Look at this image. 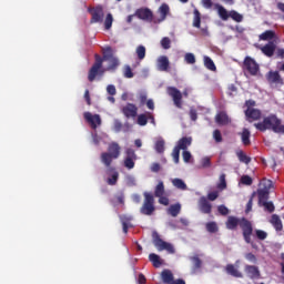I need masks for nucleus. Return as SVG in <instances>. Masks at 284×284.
<instances>
[{
  "mask_svg": "<svg viewBox=\"0 0 284 284\" xmlns=\"http://www.w3.org/2000/svg\"><path fill=\"white\" fill-rule=\"evenodd\" d=\"M262 185H264V187L257 190L258 205L270 200V190H272L273 184L271 180H263Z\"/></svg>",
  "mask_w": 284,
  "mask_h": 284,
  "instance_id": "0eeeda50",
  "label": "nucleus"
},
{
  "mask_svg": "<svg viewBox=\"0 0 284 284\" xmlns=\"http://www.w3.org/2000/svg\"><path fill=\"white\" fill-rule=\"evenodd\" d=\"M215 122L217 125H227L230 123V116L222 111L215 115Z\"/></svg>",
  "mask_w": 284,
  "mask_h": 284,
  "instance_id": "b1692460",
  "label": "nucleus"
},
{
  "mask_svg": "<svg viewBox=\"0 0 284 284\" xmlns=\"http://www.w3.org/2000/svg\"><path fill=\"white\" fill-rule=\"evenodd\" d=\"M134 16L140 19L141 21H149L150 23H154L155 19H154V12H152L150 10V8H140L136 9L134 12Z\"/></svg>",
  "mask_w": 284,
  "mask_h": 284,
  "instance_id": "1a4fd4ad",
  "label": "nucleus"
},
{
  "mask_svg": "<svg viewBox=\"0 0 284 284\" xmlns=\"http://www.w3.org/2000/svg\"><path fill=\"white\" fill-rule=\"evenodd\" d=\"M190 261H192V274H199L201 272V268L203 267V261L199 257V255H194L190 257Z\"/></svg>",
  "mask_w": 284,
  "mask_h": 284,
  "instance_id": "412c9836",
  "label": "nucleus"
},
{
  "mask_svg": "<svg viewBox=\"0 0 284 284\" xmlns=\"http://www.w3.org/2000/svg\"><path fill=\"white\" fill-rule=\"evenodd\" d=\"M168 214L173 217L179 216V214H181V203L170 205V207L168 209Z\"/></svg>",
  "mask_w": 284,
  "mask_h": 284,
  "instance_id": "c85d7f7f",
  "label": "nucleus"
},
{
  "mask_svg": "<svg viewBox=\"0 0 284 284\" xmlns=\"http://www.w3.org/2000/svg\"><path fill=\"white\" fill-rule=\"evenodd\" d=\"M254 125L260 132L272 130L275 134H284V125L281 119L274 113H271L268 116L264 118L262 122L255 123Z\"/></svg>",
  "mask_w": 284,
  "mask_h": 284,
  "instance_id": "7ed1b4c3",
  "label": "nucleus"
},
{
  "mask_svg": "<svg viewBox=\"0 0 284 284\" xmlns=\"http://www.w3.org/2000/svg\"><path fill=\"white\" fill-rule=\"evenodd\" d=\"M244 272L246 274V276H248V278H261V271L258 270V266H254V265H246L244 267Z\"/></svg>",
  "mask_w": 284,
  "mask_h": 284,
  "instance_id": "a211bd4d",
  "label": "nucleus"
},
{
  "mask_svg": "<svg viewBox=\"0 0 284 284\" xmlns=\"http://www.w3.org/2000/svg\"><path fill=\"white\" fill-rule=\"evenodd\" d=\"M122 114H124L126 119H134L136 114H139V108L133 103H128L122 108Z\"/></svg>",
  "mask_w": 284,
  "mask_h": 284,
  "instance_id": "4468645a",
  "label": "nucleus"
},
{
  "mask_svg": "<svg viewBox=\"0 0 284 284\" xmlns=\"http://www.w3.org/2000/svg\"><path fill=\"white\" fill-rule=\"evenodd\" d=\"M165 194V184L163 181H160L154 190V196L158 199L159 196H164Z\"/></svg>",
  "mask_w": 284,
  "mask_h": 284,
  "instance_id": "72a5a7b5",
  "label": "nucleus"
},
{
  "mask_svg": "<svg viewBox=\"0 0 284 284\" xmlns=\"http://www.w3.org/2000/svg\"><path fill=\"white\" fill-rule=\"evenodd\" d=\"M189 114L191 121H196V119H199V113L195 111V109H191Z\"/></svg>",
  "mask_w": 284,
  "mask_h": 284,
  "instance_id": "774afa93",
  "label": "nucleus"
},
{
  "mask_svg": "<svg viewBox=\"0 0 284 284\" xmlns=\"http://www.w3.org/2000/svg\"><path fill=\"white\" fill-rule=\"evenodd\" d=\"M213 139H214L215 143H223V135L221 134V130L215 129L213 131Z\"/></svg>",
  "mask_w": 284,
  "mask_h": 284,
  "instance_id": "de8ad7c7",
  "label": "nucleus"
},
{
  "mask_svg": "<svg viewBox=\"0 0 284 284\" xmlns=\"http://www.w3.org/2000/svg\"><path fill=\"white\" fill-rule=\"evenodd\" d=\"M139 101L141 105H145L148 103V94L146 93H140L139 94Z\"/></svg>",
  "mask_w": 284,
  "mask_h": 284,
  "instance_id": "69168bd1",
  "label": "nucleus"
},
{
  "mask_svg": "<svg viewBox=\"0 0 284 284\" xmlns=\"http://www.w3.org/2000/svg\"><path fill=\"white\" fill-rule=\"evenodd\" d=\"M159 199V203L160 205H170V199H168V196H164V195H161V196H158Z\"/></svg>",
  "mask_w": 284,
  "mask_h": 284,
  "instance_id": "e2e57ef3",
  "label": "nucleus"
},
{
  "mask_svg": "<svg viewBox=\"0 0 284 284\" xmlns=\"http://www.w3.org/2000/svg\"><path fill=\"white\" fill-rule=\"evenodd\" d=\"M225 173H222L219 179V183L216 184L217 190L223 192V190H227V181L225 180Z\"/></svg>",
  "mask_w": 284,
  "mask_h": 284,
  "instance_id": "f704fd0d",
  "label": "nucleus"
},
{
  "mask_svg": "<svg viewBox=\"0 0 284 284\" xmlns=\"http://www.w3.org/2000/svg\"><path fill=\"white\" fill-rule=\"evenodd\" d=\"M168 94L172 97L175 108H183V93L174 87L168 88Z\"/></svg>",
  "mask_w": 284,
  "mask_h": 284,
  "instance_id": "9d476101",
  "label": "nucleus"
},
{
  "mask_svg": "<svg viewBox=\"0 0 284 284\" xmlns=\"http://www.w3.org/2000/svg\"><path fill=\"white\" fill-rule=\"evenodd\" d=\"M124 77L125 79H132L134 77V73L132 72V68L130 65H125Z\"/></svg>",
  "mask_w": 284,
  "mask_h": 284,
  "instance_id": "4d7b16f0",
  "label": "nucleus"
},
{
  "mask_svg": "<svg viewBox=\"0 0 284 284\" xmlns=\"http://www.w3.org/2000/svg\"><path fill=\"white\" fill-rule=\"evenodd\" d=\"M161 45L163 50H170V48H172V40H170L169 37H164L161 40Z\"/></svg>",
  "mask_w": 284,
  "mask_h": 284,
  "instance_id": "a18cd8bd",
  "label": "nucleus"
},
{
  "mask_svg": "<svg viewBox=\"0 0 284 284\" xmlns=\"http://www.w3.org/2000/svg\"><path fill=\"white\" fill-rule=\"evenodd\" d=\"M162 281L164 284H173L176 280H174V274H172V271L164 270L161 273Z\"/></svg>",
  "mask_w": 284,
  "mask_h": 284,
  "instance_id": "a878e982",
  "label": "nucleus"
},
{
  "mask_svg": "<svg viewBox=\"0 0 284 284\" xmlns=\"http://www.w3.org/2000/svg\"><path fill=\"white\" fill-rule=\"evenodd\" d=\"M152 239H153V245L156 247L158 252H168L169 254H174V245H172L169 242L163 241L161 239V235H159V232L153 231L152 232Z\"/></svg>",
  "mask_w": 284,
  "mask_h": 284,
  "instance_id": "423d86ee",
  "label": "nucleus"
},
{
  "mask_svg": "<svg viewBox=\"0 0 284 284\" xmlns=\"http://www.w3.org/2000/svg\"><path fill=\"white\" fill-rule=\"evenodd\" d=\"M229 18L233 19L236 23H241L243 21V16L235 10H231L229 12Z\"/></svg>",
  "mask_w": 284,
  "mask_h": 284,
  "instance_id": "ea45409f",
  "label": "nucleus"
},
{
  "mask_svg": "<svg viewBox=\"0 0 284 284\" xmlns=\"http://www.w3.org/2000/svg\"><path fill=\"white\" fill-rule=\"evenodd\" d=\"M241 183H242V185H252V183H254V181L252 180V178L250 175H243L241 178Z\"/></svg>",
  "mask_w": 284,
  "mask_h": 284,
  "instance_id": "5fc2aeb1",
  "label": "nucleus"
},
{
  "mask_svg": "<svg viewBox=\"0 0 284 284\" xmlns=\"http://www.w3.org/2000/svg\"><path fill=\"white\" fill-rule=\"evenodd\" d=\"M267 82L271 85H283V78H281V73L278 71H270L266 74Z\"/></svg>",
  "mask_w": 284,
  "mask_h": 284,
  "instance_id": "2eb2a0df",
  "label": "nucleus"
},
{
  "mask_svg": "<svg viewBox=\"0 0 284 284\" xmlns=\"http://www.w3.org/2000/svg\"><path fill=\"white\" fill-rule=\"evenodd\" d=\"M199 207L202 214H212V204L205 196L200 197Z\"/></svg>",
  "mask_w": 284,
  "mask_h": 284,
  "instance_id": "6ab92c4d",
  "label": "nucleus"
},
{
  "mask_svg": "<svg viewBox=\"0 0 284 284\" xmlns=\"http://www.w3.org/2000/svg\"><path fill=\"white\" fill-rule=\"evenodd\" d=\"M84 120L89 123L92 130H97L98 125H101V115L99 114H91L90 112L83 113Z\"/></svg>",
  "mask_w": 284,
  "mask_h": 284,
  "instance_id": "f8f14e48",
  "label": "nucleus"
},
{
  "mask_svg": "<svg viewBox=\"0 0 284 284\" xmlns=\"http://www.w3.org/2000/svg\"><path fill=\"white\" fill-rule=\"evenodd\" d=\"M118 181H119V172L115 171V172L111 175V178H109V179L106 180V183H108V185H116Z\"/></svg>",
  "mask_w": 284,
  "mask_h": 284,
  "instance_id": "49530a36",
  "label": "nucleus"
},
{
  "mask_svg": "<svg viewBox=\"0 0 284 284\" xmlns=\"http://www.w3.org/2000/svg\"><path fill=\"white\" fill-rule=\"evenodd\" d=\"M217 212L222 216H227L230 214V209H227V206H225V205H220V206H217Z\"/></svg>",
  "mask_w": 284,
  "mask_h": 284,
  "instance_id": "6e6d98bb",
  "label": "nucleus"
},
{
  "mask_svg": "<svg viewBox=\"0 0 284 284\" xmlns=\"http://www.w3.org/2000/svg\"><path fill=\"white\" fill-rule=\"evenodd\" d=\"M94 63L89 70L88 80L90 83L97 79V77H103L105 74V69H103V61H109V67L106 70H115L119 68V58L114 57V52L112 51V47H106L103 51V57L99 55V53L94 54Z\"/></svg>",
  "mask_w": 284,
  "mask_h": 284,
  "instance_id": "f257e3e1",
  "label": "nucleus"
},
{
  "mask_svg": "<svg viewBox=\"0 0 284 284\" xmlns=\"http://www.w3.org/2000/svg\"><path fill=\"white\" fill-rule=\"evenodd\" d=\"M121 156V145L116 142H111L108 146V152H102L100 155L101 163L105 165V168H110L112 165V161L119 159Z\"/></svg>",
  "mask_w": 284,
  "mask_h": 284,
  "instance_id": "20e7f679",
  "label": "nucleus"
},
{
  "mask_svg": "<svg viewBox=\"0 0 284 284\" xmlns=\"http://www.w3.org/2000/svg\"><path fill=\"white\" fill-rule=\"evenodd\" d=\"M135 53L138 55L139 61H143V59H145V47H143L142 44H140L136 50Z\"/></svg>",
  "mask_w": 284,
  "mask_h": 284,
  "instance_id": "79ce46f5",
  "label": "nucleus"
},
{
  "mask_svg": "<svg viewBox=\"0 0 284 284\" xmlns=\"http://www.w3.org/2000/svg\"><path fill=\"white\" fill-rule=\"evenodd\" d=\"M203 60L204 68H206V70H210L211 72H216V64H214V60H212V58L204 55Z\"/></svg>",
  "mask_w": 284,
  "mask_h": 284,
  "instance_id": "c756f323",
  "label": "nucleus"
},
{
  "mask_svg": "<svg viewBox=\"0 0 284 284\" xmlns=\"http://www.w3.org/2000/svg\"><path fill=\"white\" fill-rule=\"evenodd\" d=\"M263 207H265L266 212H270V214H272V212H274V210H276V206H274L273 202H264L261 204Z\"/></svg>",
  "mask_w": 284,
  "mask_h": 284,
  "instance_id": "3c124183",
  "label": "nucleus"
},
{
  "mask_svg": "<svg viewBox=\"0 0 284 284\" xmlns=\"http://www.w3.org/2000/svg\"><path fill=\"white\" fill-rule=\"evenodd\" d=\"M112 23H114V17L112 16V13H108L104 19V30H111Z\"/></svg>",
  "mask_w": 284,
  "mask_h": 284,
  "instance_id": "58836bf2",
  "label": "nucleus"
},
{
  "mask_svg": "<svg viewBox=\"0 0 284 284\" xmlns=\"http://www.w3.org/2000/svg\"><path fill=\"white\" fill-rule=\"evenodd\" d=\"M184 61L189 65H194V63H196V57L194 55V53H186L184 55Z\"/></svg>",
  "mask_w": 284,
  "mask_h": 284,
  "instance_id": "37998d69",
  "label": "nucleus"
},
{
  "mask_svg": "<svg viewBox=\"0 0 284 284\" xmlns=\"http://www.w3.org/2000/svg\"><path fill=\"white\" fill-rule=\"evenodd\" d=\"M144 202L140 209L141 214L144 216H152L156 211V206H154V195L149 192L143 193Z\"/></svg>",
  "mask_w": 284,
  "mask_h": 284,
  "instance_id": "39448f33",
  "label": "nucleus"
},
{
  "mask_svg": "<svg viewBox=\"0 0 284 284\" xmlns=\"http://www.w3.org/2000/svg\"><path fill=\"white\" fill-rule=\"evenodd\" d=\"M136 160L130 159V158H125L124 159V168H126V170H134V165Z\"/></svg>",
  "mask_w": 284,
  "mask_h": 284,
  "instance_id": "09e8293b",
  "label": "nucleus"
},
{
  "mask_svg": "<svg viewBox=\"0 0 284 284\" xmlns=\"http://www.w3.org/2000/svg\"><path fill=\"white\" fill-rule=\"evenodd\" d=\"M201 168H212V159L210 156H204L201 159Z\"/></svg>",
  "mask_w": 284,
  "mask_h": 284,
  "instance_id": "8fccbe9b",
  "label": "nucleus"
},
{
  "mask_svg": "<svg viewBox=\"0 0 284 284\" xmlns=\"http://www.w3.org/2000/svg\"><path fill=\"white\" fill-rule=\"evenodd\" d=\"M215 8L217 10V14L222 21H227L230 19V12H227V9L221 4H215Z\"/></svg>",
  "mask_w": 284,
  "mask_h": 284,
  "instance_id": "cd10ccee",
  "label": "nucleus"
},
{
  "mask_svg": "<svg viewBox=\"0 0 284 284\" xmlns=\"http://www.w3.org/2000/svg\"><path fill=\"white\" fill-rule=\"evenodd\" d=\"M149 261L153 263V267H160L163 265V261H161V256H159L156 253H151L149 255Z\"/></svg>",
  "mask_w": 284,
  "mask_h": 284,
  "instance_id": "7c9ffc66",
  "label": "nucleus"
},
{
  "mask_svg": "<svg viewBox=\"0 0 284 284\" xmlns=\"http://www.w3.org/2000/svg\"><path fill=\"white\" fill-rule=\"evenodd\" d=\"M226 272L227 274L234 276L235 278H243V273H241L240 270L236 266H234V264H227Z\"/></svg>",
  "mask_w": 284,
  "mask_h": 284,
  "instance_id": "bb28decb",
  "label": "nucleus"
},
{
  "mask_svg": "<svg viewBox=\"0 0 284 284\" xmlns=\"http://www.w3.org/2000/svg\"><path fill=\"white\" fill-rule=\"evenodd\" d=\"M258 50H261L264 57L272 59V57H274V52H276V43H274V41H268L266 44L258 47Z\"/></svg>",
  "mask_w": 284,
  "mask_h": 284,
  "instance_id": "ddd939ff",
  "label": "nucleus"
},
{
  "mask_svg": "<svg viewBox=\"0 0 284 284\" xmlns=\"http://www.w3.org/2000/svg\"><path fill=\"white\" fill-rule=\"evenodd\" d=\"M190 145H192V136H183L178 141V144L175 148H178L179 150L185 151L187 150V148H190Z\"/></svg>",
  "mask_w": 284,
  "mask_h": 284,
  "instance_id": "4be33fe9",
  "label": "nucleus"
},
{
  "mask_svg": "<svg viewBox=\"0 0 284 284\" xmlns=\"http://www.w3.org/2000/svg\"><path fill=\"white\" fill-rule=\"evenodd\" d=\"M244 114L246 116V121L252 123V121H260L263 113L258 109H246Z\"/></svg>",
  "mask_w": 284,
  "mask_h": 284,
  "instance_id": "dca6fc26",
  "label": "nucleus"
},
{
  "mask_svg": "<svg viewBox=\"0 0 284 284\" xmlns=\"http://www.w3.org/2000/svg\"><path fill=\"white\" fill-rule=\"evenodd\" d=\"M260 41H274L276 39V32L274 30H266L258 36Z\"/></svg>",
  "mask_w": 284,
  "mask_h": 284,
  "instance_id": "393cba45",
  "label": "nucleus"
},
{
  "mask_svg": "<svg viewBox=\"0 0 284 284\" xmlns=\"http://www.w3.org/2000/svg\"><path fill=\"white\" fill-rule=\"evenodd\" d=\"M182 158L184 163H190L191 159H192V153H190V151L185 150L182 153Z\"/></svg>",
  "mask_w": 284,
  "mask_h": 284,
  "instance_id": "052dcab7",
  "label": "nucleus"
},
{
  "mask_svg": "<svg viewBox=\"0 0 284 284\" xmlns=\"http://www.w3.org/2000/svg\"><path fill=\"white\" fill-rule=\"evenodd\" d=\"M237 159L241 163H245V165H250L252 162V158L247 156L243 151L237 152Z\"/></svg>",
  "mask_w": 284,
  "mask_h": 284,
  "instance_id": "4c0bfd02",
  "label": "nucleus"
},
{
  "mask_svg": "<svg viewBox=\"0 0 284 284\" xmlns=\"http://www.w3.org/2000/svg\"><path fill=\"white\" fill-rule=\"evenodd\" d=\"M193 14V28H201V12L199 9H194Z\"/></svg>",
  "mask_w": 284,
  "mask_h": 284,
  "instance_id": "e433bc0d",
  "label": "nucleus"
},
{
  "mask_svg": "<svg viewBox=\"0 0 284 284\" xmlns=\"http://www.w3.org/2000/svg\"><path fill=\"white\" fill-rule=\"evenodd\" d=\"M148 121H149V112L141 113L138 115V120H136L138 125H141L143 128L148 125Z\"/></svg>",
  "mask_w": 284,
  "mask_h": 284,
  "instance_id": "c9c22d12",
  "label": "nucleus"
},
{
  "mask_svg": "<svg viewBox=\"0 0 284 284\" xmlns=\"http://www.w3.org/2000/svg\"><path fill=\"white\" fill-rule=\"evenodd\" d=\"M120 220L122 222L124 234H128V221H129L128 217L125 215H120Z\"/></svg>",
  "mask_w": 284,
  "mask_h": 284,
  "instance_id": "13d9d810",
  "label": "nucleus"
},
{
  "mask_svg": "<svg viewBox=\"0 0 284 284\" xmlns=\"http://www.w3.org/2000/svg\"><path fill=\"white\" fill-rule=\"evenodd\" d=\"M154 150L158 154H163V152H165V140H163V138L156 140Z\"/></svg>",
  "mask_w": 284,
  "mask_h": 284,
  "instance_id": "2f4dec72",
  "label": "nucleus"
},
{
  "mask_svg": "<svg viewBox=\"0 0 284 284\" xmlns=\"http://www.w3.org/2000/svg\"><path fill=\"white\" fill-rule=\"evenodd\" d=\"M125 154H126L125 159H133L136 161V153L134 152L133 149H126Z\"/></svg>",
  "mask_w": 284,
  "mask_h": 284,
  "instance_id": "bf43d9fd",
  "label": "nucleus"
},
{
  "mask_svg": "<svg viewBox=\"0 0 284 284\" xmlns=\"http://www.w3.org/2000/svg\"><path fill=\"white\" fill-rule=\"evenodd\" d=\"M205 227L206 231L210 232V234H216V232H219V225L216 224V222H207Z\"/></svg>",
  "mask_w": 284,
  "mask_h": 284,
  "instance_id": "a19ab883",
  "label": "nucleus"
},
{
  "mask_svg": "<svg viewBox=\"0 0 284 284\" xmlns=\"http://www.w3.org/2000/svg\"><path fill=\"white\" fill-rule=\"evenodd\" d=\"M227 230H236V227H241L243 239L245 243L252 245L254 247V243H252V234L254 233V226L252 222L245 217H236V216H229L225 223Z\"/></svg>",
  "mask_w": 284,
  "mask_h": 284,
  "instance_id": "f03ea898",
  "label": "nucleus"
},
{
  "mask_svg": "<svg viewBox=\"0 0 284 284\" xmlns=\"http://www.w3.org/2000/svg\"><path fill=\"white\" fill-rule=\"evenodd\" d=\"M207 199H209V201H216L219 199V192L213 191V192L209 193Z\"/></svg>",
  "mask_w": 284,
  "mask_h": 284,
  "instance_id": "338daca9",
  "label": "nucleus"
},
{
  "mask_svg": "<svg viewBox=\"0 0 284 284\" xmlns=\"http://www.w3.org/2000/svg\"><path fill=\"white\" fill-rule=\"evenodd\" d=\"M255 235L258 241H265V239H267V232L263 230H255Z\"/></svg>",
  "mask_w": 284,
  "mask_h": 284,
  "instance_id": "864d4df0",
  "label": "nucleus"
},
{
  "mask_svg": "<svg viewBox=\"0 0 284 284\" xmlns=\"http://www.w3.org/2000/svg\"><path fill=\"white\" fill-rule=\"evenodd\" d=\"M254 205V193L251 195L247 204H246V214H250V211L252 210V206Z\"/></svg>",
  "mask_w": 284,
  "mask_h": 284,
  "instance_id": "680f3d73",
  "label": "nucleus"
},
{
  "mask_svg": "<svg viewBox=\"0 0 284 284\" xmlns=\"http://www.w3.org/2000/svg\"><path fill=\"white\" fill-rule=\"evenodd\" d=\"M106 92L108 94H110L111 97H114V94H116V87H114V84H109L106 87Z\"/></svg>",
  "mask_w": 284,
  "mask_h": 284,
  "instance_id": "0e129e2a",
  "label": "nucleus"
},
{
  "mask_svg": "<svg viewBox=\"0 0 284 284\" xmlns=\"http://www.w3.org/2000/svg\"><path fill=\"white\" fill-rule=\"evenodd\" d=\"M270 223L273 225L276 232L283 231V222L281 221V217L277 214H273L271 216Z\"/></svg>",
  "mask_w": 284,
  "mask_h": 284,
  "instance_id": "5701e85b",
  "label": "nucleus"
},
{
  "mask_svg": "<svg viewBox=\"0 0 284 284\" xmlns=\"http://www.w3.org/2000/svg\"><path fill=\"white\" fill-rule=\"evenodd\" d=\"M180 156H181V149H178V148L175 146V148L173 149V152H172V158H173L174 163L179 164Z\"/></svg>",
  "mask_w": 284,
  "mask_h": 284,
  "instance_id": "603ef678",
  "label": "nucleus"
},
{
  "mask_svg": "<svg viewBox=\"0 0 284 284\" xmlns=\"http://www.w3.org/2000/svg\"><path fill=\"white\" fill-rule=\"evenodd\" d=\"M158 70H160V72H168V70H170V60L168 57L161 55L158 59Z\"/></svg>",
  "mask_w": 284,
  "mask_h": 284,
  "instance_id": "aec40b11",
  "label": "nucleus"
},
{
  "mask_svg": "<svg viewBox=\"0 0 284 284\" xmlns=\"http://www.w3.org/2000/svg\"><path fill=\"white\" fill-rule=\"evenodd\" d=\"M172 185L174 187H176L178 190H182V191L187 190V184H185V181H183L179 178H175L172 180Z\"/></svg>",
  "mask_w": 284,
  "mask_h": 284,
  "instance_id": "473e14b6",
  "label": "nucleus"
},
{
  "mask_svg": "<svg viewBox=\"0 0 284 284\" xmlns=\"http://www.w3.org/2000/svg\"><path fill=\"white\" fill-rule=\"evenodd\" d=\"M243 65L248 71L251 77H256V74H258V70H261V67H258L256 60L251 57H246L244 59Z\"/></svg>",
  "mask_w": 284,
  "mask_h": 284,
  "instance_id": "9b49d317",
  "label": "nucleus"
},
{
  "mask_svg": "<svg viewBox=\"0 0 284 284\" xmlns=\"http://www.w3.org/2000/svg\"><path fill=\"white\" fill-rule=\"evenodd\" d=\"M242 143L243 145H250V130L244 129L242 132Z\"/></svg>",
  "mask_w": 284,
  "mask_h": 284,
  "instance_id": "c03bdc74",
  "label": "nucleus"
},
{
  "mask_svg": "<svg viewBox=\"0 0 284 284\" xmlns=\"http://www.w3.org/2000/svg\"><path fill=\"white\" fill-rule=\"evenodd\" d=\"M88 12L91 14L90 23H103V18L105 17L103 6L98 4L93 8H89Z\"/></svg>",
  "mask_w": 284,
  "mask_h": 284,
  "instance_id": "6e6552de",
  "label": "nucleus"
},
{
  "mask_svg": "<svg viewBox=\"0 0 284 284\" xmlns=\"http://www.w3.org/2000/svg\"><path fill=\"white\" fill-rule=\"evenodd\" d=\"M158 12L160 14V18L155 19L154 23H163V21H165V19H168V16L170 14V6L168 3H162L158 9Z\"/></svg>",
  "mask_w": 284,
  "mask_h": 284,
  "instance_id": "f3484780",
  "label": "nucleus"
}]
</instances>
